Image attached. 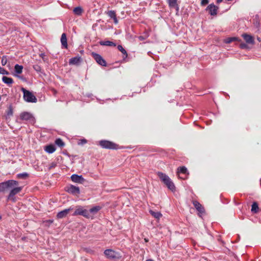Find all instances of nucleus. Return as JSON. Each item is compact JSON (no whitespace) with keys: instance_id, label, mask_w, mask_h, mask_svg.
I'll return each instance as SVG.
<instances>
[{"instance_id":"obj_1","label":"nucleus","mask_w":261,"mask_h":261,"mask_svg":"<svg viewBox=\"0 0 261 261\" xmlns=\"http://www.w3.org/2000/svg\"><path fill=\"white\" fill-rule=\"evenodd\" d=\"M158 176L159 177L161 181L172 191L175 190V187L170 177L165 173L161 172L157 173Z\"/></svg>"},{"instance_id":"obj_2","label":"nucleus","mask_w":261,"mask_h":261,"mask_svg":"<svg viewBox=\"0 0 261 261\" xmlns=\"http://www.w3.org/2000/svg\"><path fill=\"white\" fill-rule=\"evenodd\" d=\"M18 185L17 181L15 180H8L0 183V193H3L8 189H10Z\"/></svg>"},{"instance_id":"obj_3","label":"nucleus","mask_w":261,"mask_h":261,"mask_svg":"<svg viewBox=\"0 0 261 261\" xmlns=\"http://www.w3.org/2000/svg\"><path fill=\"white\" fill-rule=\"evenodd\" d=\"M81 215L86 218H92L93 216L90 215L88 210L81 205L75 207V211L73 213L72 216Z\"/></svg>"},{"instance_id":"obj_4","label":"nucleus","mask_w":261,"mask_h":261,"mask_svg":"<svg viewBox=\"0 0 261 261\" xmlns=\"http://www.w3.org/2000/svg\"><path fill=\"white\" fill-rule=\"evenodd\" d=\"M21 91L23 93V98L25 101L28 102H36L37 98L34 95L33 93H32L29 91L27 90L24 88H21Z\"/></svg>"},{"instance_id":"obj_5","label":"nucleus","mask_w":261,"mask_h":261,"mask_svg":"<svg viewBox=\"0 0 261 261\" xmlns=\"http://www.w3.org/2000/svg\"><path fill=\"white\" fill-rule=\"evenodd\" d=\"M21 187L15 186L11 189L9 194L7 197V200H11L13 202L16 201L15 195L22 190Z\"/></svg>"},{"instance_id":"obj_6","label":"nucleus","mask_w":261,"mask_h":261,"mask_svg":"<svg viewBox=\"0 0 261 261\" xmlns=\"http://www.w3.org/2000/svg\"><path fill=\"white\" fill-rule=\"evenodd\" d=\"M19 119L21 120L25 121L30 123L33 124L35 123V118L29 112H24L20 113Z\"/></svg>"},{"instance_id":"obj_7","label":"nucleus","mask_w":261,"mask_h":261,"mask_svg":"<svg viewBox=\"0 0 261 261\" xmlns=\"http://www.w3.org/2000/svg\"><path fill=\"white\" fill-rule=\"evenodd\" d=\"M104 254L108 258L111 259H118L120 257V254L112 249L106 250Z\"/></svg>"},{"instance_id":"obj_8","label":"nucleus","mask_w":261,"mask_h":261,"mask_svg":"<svg viewBox=\"0 0 261 261\" xmlns=\"http://www.w3.org/2000/svg\"><path fill=\"white\" fill-rule=\"evenodd\" d=\"M100 145L103 148L117 149V145L111 141L102 140L99 142Z\"/></svg>"},{"instance_id":"obj_9","label":"nucleus","mask_w":261,"mask_h":261,"mask_svg":"<svg viewBox=\"0 0 261 261\" xmlns=\"http://www.w3.org/2000/svg\"><path fill=\"white\" fill-rule=\"evenodd\" d=\"M91 55L93 58L99 65L102 66H106L107 63L106 61L102 58V57L100 55L93 52L92 53Z\"/></svg>"},{"instance_id":"obj_10","label":"nucleus","mask_w":261,"mask_h":261,"mask_svg":"<svg viewBox=\"0 0 261 261\" xmlns=\"http://www.w3.org/2000/svg\"><path fill=\"white\" fill-rule=\"evenodd\" d=\"M66 190L67 192L73 195H78L80 193L79 188L73 185H70L67 187Z\"/></svg>"},{"instance_id":"obj_11","label":"nucleus","mask_w":261,"mask_h":261,"mask_svg":"<svg viewBox=\"0 0 261 261\" xmlns=\"http://www.w3.org/2000/svg\"><path fill=\"white\" fill-rule=\"evenodd\" d=\"M178 177L181 179H185L187 177V175L188 174L187 168L184 167H180L177 169V172Z\"/></svg>"},{"instance_id":"obj_12","label":"nucleus","mask_w":261,"mask_h":261,"mask_svg":"<svg viewBox=\"0 0 261 261\" xmlns=\"http://www.w3.org/2000/svg\"><path fill=\"white\" fill-rule=\"evenodd\" d=\"M218 9V7L213 4H211L207 7L206 10L208 11L211 15L215 16L217 14Z\"/></svg>"},{"instance_id":"obj_13","label":"nucleus","mask_w":261,"mask_h":261,"mask_svg":"<svg viewBox=\"0 0 261 261\" xmlns=\"http://www.w3.org/2000/svg\"><path fill=\"white\" fill-rule=\"evenodd\" d=\"M71 179L72 181L79 184H83L85 180L82 175H79L75 174H72L71 176Z\"/></svg>"},{"instance_id":"obj_14","label":"nucleus","mask_w":261,"mask_h":261,"mask_svg":"<svg viewBox=\"0 0 261 261\" xmlns=\"http://www.w3.org/2000/svg\"><path fill=\"white\" fill-rule=\"evenodd\" d=\"M73 210V208L71 207H70L68 208L65 209L63 211H62L60 212H59L57 215V217L58 219H62L63 218L68 215V214L69 213V212Z\"/></svg>"},{"instance_id":"obj_15","label":"nucleus","mask_w":261,"mask_h":261,"mask_svg":"<svg viewBox=\"0 0 261 261\" xmlns=\"http://www.w3.org/2000/svg\"><path fill=\"white\" fill-rule=\"evenodd\" d=\"M242 37H243V38L244 39V40H245V41L247 43H249V44H254V39H253V37L251 36V35H248L246 34H244L242 35Z\"/></svg>"},{"instance_id":"obj_16","label":"nucleus","mask_w":261,"mask_h":261,"mask_svg":"<svg viewBox=\"0 0 261 261\" xmlns=\"http://www.w3.org/2000/svg\"><path fill=\"white\" fill-rule=\"evenodd\" d=\"M193 203L195 207L199 212V213L202 214L204 212V208L199 202L197 201H194Z\"/></svg>"},{"instance_id":"obj_17","label":"nucleus","mask_w":261,"mask_h":261,"mask_svg":"<svg viewBox=\"0 0 261 261\" xmlns=\"http://www.w3.org/2000/svg\"><path fill=\"white\" fill-rule=\"evenodd\" d=\"M23 66L22 65H19L18 64H16L14 66V71L15 74H14L15 76L18 77L19 78H21V76L16 75V74H20L22 72Z\"/></svg>"},{"instance_id":"obj_18","label":"nucleus","mask_w":261,"mask_h":261,"mask_svg":"<svg viewBox=\"0 0 261 261\" xmlns=\"http://www.w3.org/2000/svg\"><path fill=\"white\" fill-rule=\"evenodd\" d=\"M81 61L80 57H75L72 58L69 60V63L70 65H77Z\"/></svg>"},{"instance_id":"obj_19","label":"nucleus","mask_w":261,"mask_h":261,"mask_svg":"<svg viewBox=\"0 0 261 261\" xmlns=\"http://www.w3.org/2000/svg\"><path fill=\"white\" fill-rule=\"evenodd\" d=\"M108 16L114 20V22L115 24H117L118 20L116 17V13L114 11H109L107 12Z\"/></svg>"},{"instance_id":"obj_20","label":"nucleus","mask_w":261,"mask_h":261,"mask_svg":"<svg viewBox=\"0 0 261 261\" xmlns=\"http://www.w3.org/2000/svg\"><path fill=\"white\" fill-rule=\"evenodd\" d=\"M56 150V148L54 145H49L45 147V151L48 153H52Z\"/></svg>"},{"instance_id":"obj_21","label":"nucleus","mask_w":261,"mask_h":261,"mask_svg":"<svg viewBox=\"0 0 261 261\" xmlns=\"http://www.w3.org/2000/svg\"><path fill=\"white\" fill-rule=\"evenodd\" d=\"M61 42L64 47H65V48L67 47V38H66V34L65 33L62 34V35L61 36Z\"/></svg>"},{"instance_id":"obj_22","label":"nucleus","mask_w":261,"mask_h":261,"mask_svg":"<svg viewBox=\"0 0 261 261\" xmlns=\"http://www.w3.org/2000/svg\"><path fill=\"white\" fill-rule=\"evenodd\" d=\"M2 81L4 83H5L8 85H11L13 83V80L12 78L9 77L7 76H4L2 77Z\"/></svg>"},{"instance_id":"obj_23","label":"nucleus","mask_w":261,"mask_h":261,"mask_svg":"<svg viewBox=\"0 0 261 261\" xmlns=\"http://www.w3.org/2000/svg\"><path fill=\"white\" fill-rule=\"evenodd\" d=\"M169 6L170 8H177V10H178V7L177 4V0H167Z\"/></svg>"},{"instance_id":"obj_24","label":"nucleus","mask_w":261,"mask_h":261,"mask_svg":"<svg viewBox=\"0 0 261 261\" xmlns=\"http://www.w3.org/2000/svg\"><path fill=\"white\" fill-rule=\"evenodd\" d=\"M100 208L101 207L99 206H95L90 208L88 212L90 215L91 214L93 215L96 214Z\"/></svg>"},{"instance_id":"obj_25","label":"nucleus","mask_w":261,"mask_h":261,"mask_svg":"<svg viewBox=\"0 0 261 261\" xmlns=\"http://www.w3.org/2000/svg\"><path fill=\"white\" fill-rule=\"evenodd\" d=\"M149 213L152 216L156 219H160L162 216V214L159 212H154L152 210H150Z\"/></svg>"},{"instance_id":"obj_26","label":"nucleus","mask_w":261,"mask_h":261,"mask_svg":"<svg viewBox=\"0 0 261 261\" xmlns=\"http://www.w3.org/2000/svg\"><path fill=\"white\" fill-rule=\"evenodd\" d=\"M101 45H105V46H116V44L110 41H100L99 42Z\"/></svg>"},{"instance_id":"obj_27","label":"nucleus","mask_w":261,"mask_h":261,"mask_svg":"<svg viewBox=\"0 0 261 261\" xmlns=\"http://www.w3.org/2000/svg\"><path fill=\"white\" fill-rule=\"evenodd\" d=\"M73 13L77 15H81L83 13V9L81 7H77L74 8Z\"/></svg>"},{"instance_id":"obj_28","label":"nucleus","mask_w":261,"mask_h":261,"mask_svg":"<svg viewBox=\"0 0 261 261\" xmlns=\"http://www.w3.org/2000/svg\"><path fill=\"white\" fill-rule=\"evenodd\" d=\"M258 210V204L256 202H253L251 206V212L256 213Z\"/></svg>"},{"instance_id":"obj_29","label":"nucleus","mask_w":261,"mask_h":261,"mask_svg":"<svg viewBox=\"0 0 261 261\" xmlns=\"http://www.w3.org/2000/svg\"><path fill=\"white\" fill-rule=\"evenodd\" d=\"M13 109L11 106H9L8 111H7L6 118H10L13 115Z\"/></svg>"},{"instance_id":"obj_30","label":"nucleus","mask_w":261,"mask_h":261,"mask_svg":"<svg viewBox=\"0 0 261 261\" xmlns=\"http://www.w3.org/2000/svg\"><path fill=\"white\" fill-rule=\"evenodd\" d=\"M55 143L59 147H63L64 146V143L63 141L61 139H57L55 141Z\"/></svg>"},{"instance_id":"obj_31","label":"nucleus","mask_w":261,"mask_h":261,"mask_svg":"<svg viewBox=\"0 0 261 261\" xmlns=\"http://www.w3.org/2000/svg\"><path fill=\"white\" fill-rule=\"evenodd\" d=\"M118 49L120 50L124 55H125V57L126 58L127 56L126 51L123 48L122 45H119L118 46Z\"/></svg>"},{"instance_id":"obj_32","label":"nucleus","mask_w":261,"mask_h":261,"mask_svg":"<svg viewBox=\"0 0 261 261\" xmlns=\"http://www.w3.org/2000/svg\"><path fill=\"white\" fill-rule=\"evenodd\" d=\"M0 73L2 74L8 75L9 74V72L3 67H0Z\"/></svg>"},{"instance_id":"obj_33","label":"nucleus","mask_w":261,"mask_h":261,"mask_svg":"<svg viewBox=\"0 0 261 261\" xmlns=\"http://www.w3.org/2000/svg\"><path fill=\"white\" fill-rule=\"evenodd\" d=\"M28 176V173H25V172L17 174V177L18 178H25Z\"/></svg>"},{"instance_id":"obj_34","label":"nucleus","mask_w":261,"mask_h":261,"mask_svg":"<svg viewBox=\"0 0 261 261\" xmlns=\"http://www.w3.org/2000/svg\"><path fill=\"white\" fill-rule=\"evenodd\" d=\"M1 63L3 66L5 65L7 63V59L6 56H3L2 58Z\"/></svg>"},{"instance_id":"obj_35","label":"nucleus","mask_w":261,"mask_h":261,"mask_svg":"<svg viewBox=\"0 0 261 261\" xmlns=\"http://www.w3.org/2000/svg\"><path fill=\"white\" fill-rule=\"evenodd\" d=\"M33 68L35 71H36L38 72H40L41 70V67L38 65H34L33 66Z\"/></svg>"},{"instance_id":"obj_36","label":"nucleus","mask_w":261,"mask_h":261,"mask_svg":"<svg viewBox=\"0 0 261 261\" xmlns=\"http://www.w3.org/2000/svg\"><path fill=\"white\" fill-rule=\"evenodd\" d=\"M236 40V38H229L226 40L225 42L227 43H229L231 42L232 41Z\"/></svg>"},{"instance_id":"obj_37","label":"nucleus","mask_w":261,"mask_h":261,"mask_svg":"<svg viewBox=\"0 0 261 261\" xmlns=\"http://www.w3.org/2000/svg\"><path fill=\"white\" fill-rule=\"evenodd\" d=\"M208 3V0H201V5L202 6H204Z\"/></svg>"},{"instance_id":"obj_38","label":"nucleus","mask_w":261,"mask_h":261,"mask_svg":"<svg viewBox=\"0 0 261 261\" xmlns=\"http://www.w3.org/2000/svg\"><path fill=\"white\" fill-rule=\"evenodd\" d=\"M240 46L241 48H245L247 47V45L245 43H241Z\"/></svg>"},{"instance_id":"obj_39","label":"nucleus","mask_w":261,"mask_h":261,"mask_svg":"<svg viewBox=\"0 0 261 261\" xmlns=\"http://www.w3.org/2000/svg\"><path fill=\"white\" fill-rule=\"evenodd\" d=\"M81 142L79 144H84L87 143V140L85 139H82L80 140Z\"/></svg>"},{"instance_id":"obj_40","label":"nucleus","mask_w":261,"mask_h":261,"mask_svg":"<svg viewBox=\"0 0 261 261\" xmlns=\"http://www.w3.org/2000/svg\"><path fill=\"white\" fill-rule=\"evenodd\" d=\"M147 37H144L143 36H140L139 37V39L140 40H143L146 39Z\"/></svg>"},{"instance_id":"obj_41","label":"nucleus","mask_w":261,"mask_h":261,"mask_svg":"<svg viewBox=\"0 0 261 261\" xmlns=\"http://www.w3.org/2000/svg\"><path fill=\"white\" fill-rule=\"evenodd\" d=\"M222 1H223V0H217V3H220L222 2Z\"/></svg>"},{"instance_id":"obj_42","label":"nucleus","mask_w":261,"mask_h":261,"mask_svg":"<svg viewBox=\"0 0 261 261\" xmlns=\"http://www.w3.org/2000/svg\"><path fill=\"white\" fill-rule=\"evenodd\" d=\"M146 261H153V260L152 259H147Z\"/></svg>"}]
</instances>
